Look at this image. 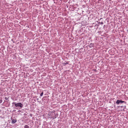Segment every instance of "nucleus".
Instances as JSON below:
<instances>
[{"mask_svg":"<svg viewBox=\"0 0 128 128\" xmlns=\"http://www.w3.org/2000/svg\"><path fill=\"white\" fill-rule=\"evenodd\" d=\"M15 106H16L20 107L22 108L23 106V105L20 102H19L16 104H15Z\"/></svg>","mask_w":128,"mask_h":128,"instance_id":"1","label":"nucleus"},{"mask_svg":"<svg viewBox=\"0 0 128 128\" xmlns=\"http://www.w3.org/2000/svg\"><path fill=\"white\" fill-rule=\"evenodd\" d=\"M124 102V101H122L121 100H118L116 102V103L117 104H120V103H122Z\"/></svg>","mask_w":128,"mask_h":128,"instance_id":"2","label":"nucleus"},{"mask_svg":"<svg viewBox=\"0 0 128 128\" xmlns=\"http://www.w3.org/2000/svg\"><path fill=\"white\" fill-rule=\"evenodd\" d=\"M16 120H13L12 121V123H14L16 122Z\"/></svg>","mask_w":128,"mask_h":128,"instance_id":"3","label":"nucleus"},{"mask_svg":"<svg viewBox=\"0 0 128 128\" xmlns=\"http://www.w3.org/2000/svg\"><path fill=\"white\" fill-rule=\"evenodd\" d=\"M24 128H29V126H28L26 125L24 126Z\"/></svg>","mask_w":128,"mask_h":128,"instance_id":"4","label":"nucleus"},{"mask_svg":"<svg viewBox=\"0 0 128 128\" xmlns=\"http://www.w3.org/2000/svg\"><path fill=\"white\" fill-rule=\"evenodd\" d=\"M43 92H42L41 93V94H40V96H42V95H43Z\"/></svg>","mask_w":128,"mask_h":128,"instance_id":"5","label":"nucleus"},{"mask_svg":"<svg viewBox=\"0 0 128 128\" xmlns=\"http://www.w3.org/2000/svg\"><path fill=\"white\" fill-rule=\"evenodd\" d=\"M100 24H104V22H100Z\"/></svg>","mask_w":128,"mask_h":128,"instance_id":"6","label":"nucleus"},{"mask_svg":"<svg viewBox=\"0 0 128 128\" xmlns=\"http://www.w3.org/2000/svg\"><path fill=\"white\" fill-rule=\"evenodd\" d=\"M66 64H68V63H66Z\"/></svg>","mask_w":128,"mask_h":128,"instance_id":"7","label":"nucleus"}]
</instances>
